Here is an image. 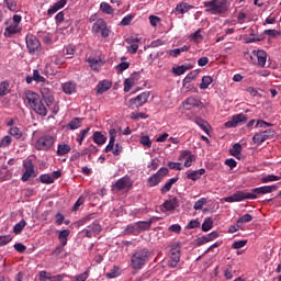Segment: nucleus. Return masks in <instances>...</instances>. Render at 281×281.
I'll return each mask as SVG.
<instances>
[{"instance_id":"1","label":"nucleus","mask_w":281,"mask_h":281,"mask_svg":"<svg viewBox=\"0 0 281 281\" xmlns=\"http://www.w3.org/2000/svg\"><path fill=\"white\" fill-rule=\"evenodd\" d=\"M150 258V250L148 248H142L136 251L131 257V267L132 269H135L136 271H139V269H144V266L146 262H148Z\"/></svg>"},{"instance_id":"2","label":"nucleus","mask_w":281,"mask_h":281,"mask_svg":"<svg viewBox=\"0 0 281 281\" xmlns=\"http://www.w3.org/2000/svg\"><path fill=\"white\" fill-rule=\"evenodd\" d=\"M205 12L210 14H226L229 10V3L227 0H211L203 3Z\"/></svg>"},{"instance_id":"3","label":"nucleus","mask_w":281,"mask_h":281,"mask_svg":"<svg viewBox=\"0 0 281 281\" xmlns=\"http://www.w3.org/2000/svg\"><path fill=\"white\" fill-rule=\"evenodd\" d=\"M54 144H56V137L45 134L42 135L36 142H35V150H52L54 148Z\"/></svg>"},{"instance_id":"4","label":"nucleus","mask_w":281,"mask_h":281,"mask_svg":"<svg viewBox=\"0 0 281 281\" xmlns=\"http://www.w3.org/2000/svg\"><path fill=\"white\" fill-rule=\"evenodd\" d=\"M110 140L106 145L104 153H113L115 157H119V155H122L123 147L117 143L115 145V137H117V131L115 128H112L109 131Z\"/></svg>"},{"instance_id":"5","label":"nucleus","mask_w":281,"mask_h":281,"mask_svg":"<svg viewBox=\"0 0 281 281\" xmlns=\"http://www.w3.org/2000/svg\"><path fill=\"white\" fill-rule=\"evenodd\" d=\"M247 58H250L252 65L265 68L267 65V52L265 50H252L251 54L246 53Z\"/></svg>"},{"instance_id":"6","label":"nucleus","mask_w":281,"mask_h":281,"mask_svg":"<svg viewBox=\"0 0 281 281\" xmlns=\"http://www.w3.org/2000/svg\"><path fill=\"white\" fill-rule=\"evenodd\" d=\"M92 34H100L102 38H109V34H111V29L106 25V21L103 19H99L92 25Z\"/></svg>"},{"instance_id":"7","label":"nucleus","mask_w":281,"mask_h":281,"mask_svg":"<svg viewBox=\"0 0 281 281\" xmlns=\"http://www.w3.org/2000/svg\"><path fill=\"white\" fill-rule=\"evenodd\" d=\"M133 188V180L128 176L120 178L114 184H112L113 192H122V190H131Z\"/></svg>"},{"instance_id":"8","label":"nucleus","mask_w":281,"mask_h":281,"mask_svg":"<svg viewBox=\"0 0 281 281\" xmlns=\"http://www.w3.org/2000/svg\"><path fill=\"white\" fill-rule=\"evenodd\" d=\"M25 41L26 47L31 54H36L41 52V42L35 35L27 34Z\"/></svg>"},{"instance_id":"9","label":"nucleus","mask_w":281,"mask_h":281,"mask_svg":"<svg viewBox=\"0 0 281 281\" xmlns=\"http://www.w3.org/2000/svg\"><path fill=\"white\" fill-rule=\"evenodd\" d=\"M148 98H150V92H142L136 98L130 100V106L132 109H139V106H144L148 102Z\"/></svg>"},{"instance_id":"10","label":"nucleus","mask_w":281,"mask_h":281,"mask_svg":"<svg viewBox=\"0 0 281 281\" xmlns=\"http://www.w3.org/2000/svg\"><path fill=\"white\" fill-rule=\"evenodd\" d=\"M4 25H7L4 30V36H8L9 38L10 36H13V34H21V31L23 30V27H21L19 24H15L12 19L5 20Z\"/></svg>"},{"instance_id":"11","label":"nucleus","mask_w":281,"mask_h":281,"mask_svg":"<svg viewBox=\"0 0 281 281\" xmlns=\"http://www.w3.org/2000/svg\"><path fill=\"white\" fill-rule=\"evenodd\" d=\"M25 171L22 176V181H30L32 177H36V171L34 170V162L31 159L23 162Z\"/></svg>"},{"instance_id":"12","label":"nucleus","mask_w":281,"mask_h":281,"mask_svg":"<svg viewBox=\"0 0 281 281\" xmlns=\"http://www.w3.org/2000/svg\"><path fill=\"white\" fill-rule=\"evenodd\" d=\"M274 134L276 132L273 130H267L261 133H257L254 135L252 142L254 144H258V146H260V144H263V142H267L269 137H273Z\"/></svg>"},{"instance_id":"13","label":"nucleus","mask_w":281,"mask_h":281,"mask_svg":"<svg viewBox=\"0 0 281 281\" xmlns=\"http://www.w3.org/2000/svg\"><path fill=\"white\" fill-rule=\"evenodd\" d=\"M41 101V95L38 93L32 91V90H26L24 92V102H27L29 106L32 109L36 103Z\"/></svg>"},{"instance_id":"14","label":"nucleus","mask_w":281,"mask_h":281,"mask_svg":"<svg viewBox=\"0 0 281 281\" xmlns=\"http://www.w3.org/2000/svg\"><path fill=\"white\" fill-rule=\"evenodd\" d=\"M241 122H247V115L244 113L233 115L231 121L225 123L226 128H236Z\"/></svg>"},{"instance_id":"15","label":"nucleus","mask_w":281,"mask_h":281,"mask_svg":"<svg viewBox=\"0 0 281 281\" xmlns=\"http://www.w3.org/2000/svg\"><path fill=\"white\" fill-rule=\"evenodd\" d=\"M40 91L46 106H52V104H54V94L52 93V90L45 86H42Z\"/></svg>"},{"instance_id":"16","label":"nucleus","mask_w":281,"mask_h":281,"mask_svg":"<svg viewBox=\"0 0 281 281\" xmlns=\"http://www.w3.org/2000/svg\"><path fill=\"white\" fill-rule=\"evenodd\" d=\"M180 161H184V167L190 168L192 166V162L194 161V155L190 150H183L181 151V155L179 157Z\"/></svg>"},{"instance_id":"17","label":"nucleus","mask_w":281,"mask_h":281,"mask_svg":"<svg viewBox=\"0 0 281 281\" xmlns=\"http://www.w3.org/2000/svg\"><path fill=\"white\" fill-rule=\"evenodd\" d=\"M162 207L166 212H175L179 207V199L177 196L166 200L162 204Z\"/></svg>"},{"instance_id":"18","label":"nucleus","mask_w":281,"mask_h":281,"mask_svg":"<svg viewBox=\"0 0 281 281\" xmlns=\"http://www.w3.org/2000/svg\"><path fill=\"white\" fill-rule=\"evenodd\" d=\"M233 196L235 199V203H238L240 201H245L247 199H258V195H256V193H245L243 191H237L235 193H233Z\"/></svg>"},{"instance_id":"19","label":"nucleus","mask_w":281,"mask_h":281,"mask_svg":"<svg viewBox=\"0 0 281 281\" xmlns=\"http://www.w3.org/2000/svg\"><path fill=\"white\" fill-rule=\"evenodd\" d=\"M216 238H218V233L212 232L207 235H204V236L198 238L196 245H198V247H201V246L205 245V243H212V240H216Z\"/></svg>"},{"instance_id":"20","label":"nucleus","mask_w":281,"mask_h":281,"mask_svg":"<svg viewBox=\"0 0 281 281\" xmlns=\"http://www.w3.org/2000/svg\"><path fill=\"white\" fill-rule=\"evenodd\" d=\"M34 113L37 115H42V117L47 116L48 110L45 103H43V100L40 99V101L32 108Z\"/></svg>"},{"instance_id":"21","label":"nucleus","mask_w":281,"mask_h":281,"mask_svg":"<svg viewBox=\"0 0 281 281\" xmlns=\"http://www.w3.org/2000/svg\"><path fill=\"white\" fill-rule=\"evenodd\" d=\"M278 190V186H263L259 188L252 189L254 194H271V192H276Z\"/></svg>"},{"instance_id":"22","label":"nucleus","mask_w":281,"mask_h":281,"mask_svg":"<svg viewBox=\"0 0 281 281\" xmlns=\"http://www.w3.org/2000/svg\"><path fill=\"white\" fill-rule=\"evenodd\" d=\"M113 87V83L109 80H102L97 85V93L98 95H102V93H106L109 89Z\"/></svg>"},{"instance_id":"23","label":"nucleus","mask_w":281,"mask_h":281,"mask_svg":"<svg viewBox=\"0 0 281 281\" xmlns=\"http://www.w3.org/2000/svg\"><path fill=\"white\" fill-rule=\"evenodd\" d=\"M65 5H67V0H58L48 9L47 11L48 16L56 14V12H58V10H63Z\"/></svg>"},{"instance_id":"24","label":"nucleus","mask_w":281,"mask_h":281,"mask_svg":"<svg viewBox=\"0 0 281 281\" xmlns=\"http://www.w3.org/2000/svg\"><path fill=\"white\" fill-rule=\"evenodd\" d=\"M135 80H139V72H134L130 79L124 81V91L128 92L135 86Z\"/></svg>"},{"instance_id":"25","label":"nucleus","mask_w":281,"mask_h":281,"mask_svg":"<svg viewBox=\"0 0 281 281\" xmlns=\"http://www.w3.org/2000/svg\"><path fill=\"white\" fill-rule=\"evenodd\" d=\"M177 181H179V178H177V177L169 179V180L165 183V186H162V187L160 188L161 194H168V192H170V190H172V186H173L175 183H177Z\"/></svg>"},{"instance_id":"26","label":"nucleus","mask_w":281,"mask_h":281,"mask_svg":"<svg viewBox=\"0 0 281 281\" xmlns=\"http://www.w3.org/2000/svg\"><path fill=\"white\" fill-rule=\"evenodd\" d=\"M68 153H71V146L68 144H58L56 155L57 157H64V155H68Z\"/></svg>"},{"instance_id":"27","label":"nucleus","mask_w":281,"mask_h":281,"mask_svg":"<svg viewBox=\"0 0 281 281\" xmlns=\"http://www.w3.org/2000/svg\"><path fill=\"white\" fill-rule=\"evenodd\" d=\"M195 124H198V126H200V128H202V131H204V133H206V135H210V123H207V121H205L201 117H196Z\"/></svg>"},{"instance_id":"28","label":"nucleus","mask_w":281,"mask_h":281,"mask_svg":"<svg viewBox=\"0 0 281 281\" xmlns=\"http://www.w3.org/2000/svg\"><path fill=\"white\" fill-rule=\"evenodd\" d=\"M161 181H162L161 178L158 177L157 173H154L151 177L148 178L147 186H148V188H155L158 184H160Z\"/></svg>"},{"instance_id":"29","label":"nucleus","mask_w":281,"mask_h":281,"mask_svg":"<svg viewBox=\"0 0 281 281\" xmlns=\"http://www.w3.org/2000/svg\"><path fill=\"white\" fill-rule=\"evenodd\" d=\"M122 276V271L117 266H114L108 273H105V278L108 280H113V278H120Z\"/></svg>"},{"instance_id":"30","label":"nucleus","mask_w":281,"mask_h":281,"mask_svg":"<svg viewBox=\"0 0 281 281\" xmlns=\"http://www.w3.org/2000/svg\"><path fill=\"white\" fill-rule=\"evenodd\" d=\"M153 225V220L149 221H139L136 223V227L140 231V232H147V229H150Z\"/></svg>"},{"instance_id":"31","label":"nucleus","mask_w":281,"mask_h":281,"mask_svg":"<svg viewBox=\"0 0 281 281\" xmlns=\"http://www.w3.org/2000/svg\"><path fill=\"white\" fill-rule=\"evenodd\" d=\"M203 30L199 29L198 31H195L194 33H192L189 38L190 41H192V43H201V41H203V34H202Z\"/></svg>"},{"instance_id":"32","label":"nucleus","mask_w":281,"mask_h":281,"mask_svg":"<svg viewBox=\"0 0 281 281\" xmlns=\"http://www.w3.org/2000/svg\"><path fill=\"white\" fill-rule=\"evenodd\" d=\"M204 172H205V169L194 170L187 175V179H190L191 181H198L200 177H203Z\"/></svg>"},{"instance_id":"33","label":"nucleus","mask_w":281,"mask_h":281,"mask_svg":"<svg viewBox=\"0 0 281 281\" xmlns=\"http://www.w3.org/2000/svg\"><path fill=\"white\" fill-rule=\"evenodd\" d=\"M69 234H71V231L69 229H64L59 232L58 240H60V244L63 245V247H66L67 238H69Z\"/></svg>"},{"instance_id":"34","label":"nucleus","mask_w":281,"mask_h":281,"mask_svg":"<svg viewBox=\"0 0 281 281\" xmlns=\"http://www.w3.org/2000/svg\"><path fill=\"white\" fill-rule=\"evenodd\" d=\"M171 260H173L175 262H180L181 249L179 248V246H173L171 248Z\"/></svg>"},{"instance_id":"35","label":"nucleus","mask_w":281,"mask_h":281,"mask_svg":"<svg viewBox=\"0 0 281 281\" xmlns=\"http://www.w3.org/2000/svg\"><path fill=\"white\" fill-rule=\"evenodd\" d=\"M93 142L94 144H98V146H102V144H106V138L102 133L94 132Z\"/></svg>"},{"instance_id":"36","label":"nucleus","mask_w":281,"mask_h":281,"mask_svg":"<svg viewBox=\"0 0 281 281\" xmlns=\"http://www.w3.org/2000/svg\"><path fill=\"white\" fill-rule=\"evenodd\" d=\"M214 227V220L212 217H205L202 224V232H210Z\"/></svg>"},{"instance_id":"37","label":"nucleus","mask_w":281,"mask_h":281,"mask_svg":"<svg viewBox=\"0 0 281 281\" xmlns=\"http://www.w3.org/2000/svg\"><path fill=\"white\" fill-rule=\"evenodd\" d=\"M9 134L11 137H14V139H21V137H23V131L16 126L11 127Z\"/></svg>"},{"instance_id":"38","label":"nucleus","mask_w":281,"mask_h":281,"mask_svg":"<svg viewBox=\"0 0 281 281\" xmlns=\"http://www.w3.org/2000/svg\"><path fill=\"white\" fill-rule=\"evenodd\" d=\"M82 125V119L80 117H75L68 123V127L70 131H76L77 128H80Z\"/></svg>"},{"instance_id":"39","label":"nucleus","mask_w":281,"mask_h":281,"mask_svg":"<svg viewBox=\"0 0 281 281\" xmlns=\"http://www.w3.org/2000/svg\"><path fill=\"white\" fill-rule=\"evenodd\" d=\"M212 82H214V79L211 76H204L202 77V82L200 83V89L205 90L207 89Z\"/></svg>"},{"instance_id":"40","label":"nucleus","mask_w":281,"mask_h":281,"mask_svg":"<svg viewBox=\"0 0 281 281\" xmlns=\"http://www.w3.org/2000/svg\"><path fill=\"white\" fill-rule=\"evenodd\" d=\"M243 153V145L240 143H236L233 145V148L229 149V154L233 157H238Z\"/></svg>"},{"instance_id":"41","label":"nucleus","mask_w":281,"mask_h":281,"mask_svg":"<svg viewBox=\"0 0 281 281\" xmlns=\"http://www.w3.org/2000/svg\"><path fill=\"white\" fill-rule=\"evenodd\" d=\"M198 76H199V70H193L189 72L183 79V85H190L192 80H196Z\"/></svg>"},{"instance_id":"42","label":"nucleus","mask_w":281,"mask_h":281,"mask_svg":"<svg viewBox=\"0 0 281 281\" xmlns=\"http://www.w3.org/2000/svg\"><path fill=\"white\" fill-rule=\"evenodd\" d=\"M63 91L67 93V95H71L74 91H76V83L74 82H66L63 85Z\"/></svg>"},{"instance_id":"43","label":"nucleus","mask_w":281,"mask_h":281,"mask_svg":"<svg viewBox=\"0 0 281 281\" xmlns=\"http://www.w3.org/2000/svg\"><path fill=\"white\" fill-rule=\"evenodd\" d=\"M25 225H27V222L25 220H21L18 224L14 225L13 227V233L19 235L23 229H25Z\"/></svg>"},{"instance_id":"44","label":"nucleus","mask_w":281,"mask_h":281,"mask_svg":"<svg viewBox=\"0 0 281 281\" xmlns=\"http://www.w3.org/2000/svg\"><path fill=\"white\" fill-rule=\"evenodd\" d=\"M189 69H192V66L181 65L177 68H173V74H176V76H183V74H186V71H189Z\"/></svg>"},{"instance_id":"45","label":"nucleus","mask_w":281,"mask_h":281,"mask_svg":"<svg viewBox=\"0 0 281 281\" xmlns=\"http://www.w3.org/2000/svg\"><path fill=\"white\" fill-rule=\"evenodd\" d=\"M281 177L276 175H268L261 178V183H270L273 181H280Z\"/></svg>"},{"instance_id":"46","label":"nucleus","mask_w":281,"mask_h":281,"mask_svg":"<svg viewBox=\"0 0 281 281\" xmlns=\"http://www.w3.org/2000/svg\"><path fill=\"white\" fill-rule=\"evenodd\" d=\"M40 181L42 183H45L46 186H49V184L54 183V178L49 173H44V175L40 176Z\"/></svg>"},{"instance_id":"47","label":"nucleus","mask_w":281,"mask_h":281,"mask_svg":"<svg viewBox=\"0 0 281 281\" xmlns=\"http://www.w3.org/2000/svg\"><path fill=\"white\" fill-rule=\"evenodd\" d=\"M252 221H254V216L251 214H249V213L243 215L241 217H239L237 220L238 225H240V226L245 225V223H251Z\"/></svg>"},{"instance_id":"48","label":"nucleus","mask_w":281,"mask_h":281,"mask_svg":"<svg viewBox=\"0 0 281 281\" xmlns=\"http://www.w3.org/2000/svg\"><path fill=\"white\" fill-rule=\"evenodd\" d=\"M10 93V82L2 81L0 83V95H8Z\"/></svg>"},{"instance_id":"49","label":"nucleus","mask_w":281,"mask_h":281,"mask_svg":"<svg viewBox=\"0 0 281 281\" xmlns=\"http://www.w3.org/2000/svg\"><path fill=\"white\" fill-rule=\"evenodd\" d=\"M100 10L101 12H104V14H113V7L108 2H101Z\"/></svg>"},{"instance_id":"50","label":"nucleus","mask_w":281,"mask_h":281,"mask_svg":"<svg viewBox=\"0 0 281 281\" xmlns=\"http://www.w3.org/2000/svg\"><path fill=\"white\" fill-rule=\"evenodd\" d=\"M89 131H91L90 127L81 130L80 133L78 134L77 142L80 146H82V142H85V137H87Z\"/></svg>"},{"instance_id":"51","label":"nucleus","mask_w":281,"mask_h":281,"mask_svg":"<svg viewBox=\"0 0 281 281\" xmlns=\"http://www.w3.org/2000/svg\"><path fill=\"white\" fill-rule=\"evenodd\" d=\"M85 201H87V195L79 196V199L77 200V202L72 207V212H78L80 210V206L85 205Z\"/></svg>"},{"instance_id":"52","label":"nucleus","mask_w":281,"mask_h":281,"mask_svg":"<svg viewBox=\"0 0 281 281\" xmlns=\"http://www.w3.org/2000/svg\"><path fill=\"white\" fill-rule=\"evenodd\" d=\"M88 229H91L93 234H100V232H102V226L98 221H94L91 225L88 226Z\"/></svg>"},{"instance_id":"53","label":"nucleus","mask_w":281,"mask_h":281,"mask_svg":"<svg viewBox=\"0 0 281 281\" xmlns=\"http://www.w3.org/2000/svg\"><path fill=\"white\" fill-rule=\"evenodd\" d=\"M176 10L179 12V14H186V12L190 10V4L182 2L180 4H177Z\"/></svg>"},{"instance_id":"54","label":"nucleus","mask_w":281,"mask_h":281,"mask_svg":"<svg viewBox=\"0 0 281 281\" xmlns=\"http://www.w3.org/2000/svg\"><path fill=\"white\" fill-rule=\"evenodd\" d=\"M140 144L145 148H150L153 146V142L150 140V137L148 135H145V136L140 137Z\"/></svg>"},{"instance_id":"55","label":"nucleus","mask_w":281,"mask_h":281,"mask_svg":"<svg viewBox=\"0 0 281 281\" xmlns=\"http://www.w3.org/2000/svg\"><path fill=\"white\" fill-rule=\"evenodd\" d=\"M88 63L91 67V69H93V71H98L100 69V61L95 58H88Z\"/></svg>"},{"instance_id":"56","label":"nucleus","mask_w":281,"mask_h":281,"mask_svg":"<svg viewBox=\"0 0 281 281\" xmlns=\"http://www.w3.org/2000/svg\"><path fill=\"white\" fill-rule=\"evenodd\" d=\"M10 144H12V137L7 135L0 140V148H5L10 146Z\"/></svg>"},{"instance_id":"57","label":"nucleus","mask_w":281,"mask_h":281,"mask_svg":"<svg viewBox=\"0 0 281 281\" xmlns=\"http://www.w3.org/2000/svg\"><path fill=\"white\" fill-rule=\"evenodd\" d=\"M87 280H89V271H85L83 273L74 277L71 281H87Z\"/></svg>"},{"instance_id":"58","label":"nucleus","mask_w":281,"mask_h":281,"mask_svg":"<svg viewBox=\"0 0 281 281\" xmlns=\"http://www.w3.org/2000/svg\"><path fill=\"white\" fill-rule=\"evenodd\" d=\"M205 203H207V200L205 198H201L200 200H198L194 203L193 209L194 210H203V205H205Z\"/></svg>"},{"instance_id":"59","label":"nucleus","mask_w":281,"mask_h":281,"mask_svg":"<svg viewBox=\"0 0 281 281\" xmlns=\"http://www.w3.org/2000/svg\"><path fill=\"white\" fill-rule=\"evenodd\" d=\"M33 79L35 82H45V77L41 76V72L38 70H33Z\"/></svg>"},{"instance_id":"60","label":"nucleus","mask_w":281,"mask_h":281,"mask_svg":"<svg viewBox=\"0 0 281 281\" xmlns=\"http://www.w3.org/2000/svg\"><path fill=\"white\" fill-rule=\"evenodd\" d=\"M4 3L8 8V10H10L11 12H16V10H19V7L16 5L15 1L9 2L8 0H4Z\"/></svg>"},{"instance_id":"61","label":"nucleus","mask_w":281,"mask_h":281,"mask_svg":"<svg viewBox=\"0 0 281 281\" xmlns=\"http://www.w3.org/2000/svg\"><path fill=\"white\" fill-rule=\"evenodd\" d=\"M245 245H247V239L234 241L232 245V248L233 249H243V247H245Z\"/></svg>"},{"instance_id":"62","label":"nucleus","mask_w":281,"mask_h":281,"mask_svg":"<svg viewBox=\"0 0 281 281\" xmlns=\"http://www.w3.org/2000/svg\"><path fill=\"white\" fill-rule=\"evenodd\" d=\"M52 279V273L42 270L40 271V281H46V280H50Z\"/></svg>"},{"instance_id":"63","label":"nucleus","mask_w":281,"mask_h":281,"mask_svg":"<svg viewBox=\"0 0 281 281\" xmlns=\"http://www.w3.org/2000/svg\"><path fill=\"white\" fill-rule=\"evenodd\" d=\"M131 23H133V15H126L121 21V25L123 27H126V25H131Z\"/></svg>"},{"instance_id":"64","label":"nucleus","mask_w":281,"mask_h":281,"mask_svg":"<svg viewBox=\"0 0 281 281\" xmlns=\"http://www.w3.org/2000/svg\"><path fill=\"white\" fill-rule=\"evenodd\" d=\"M11 240L12 236L10 235L0 236V247H4V245H8Z\"/></svg>"}]
</instances>
